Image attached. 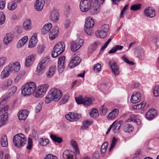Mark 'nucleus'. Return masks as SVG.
Here are the masks:
<instances>
[{
    "instance_id": "nucleus-3",
    "label": "nucleus",
    "mask_w": 159,
    "mask_h": 159,
    "mask_svg": "<svg viewBox=\"0 0 159 159\" xmlns=\"http://www.w3.org/2000/svg\"><path fill=\"white\" fill-rule=\"evenodd\" d=\"M27 139L24 135L19 134L15 135L13 139L14 145L20 148L26 143Z\"/></svg>"
},
{
    "instance_id": "nucleus-14",
    "label": "nucleus",
    "mask_w": 159,
    "mask_h": 159,
    "mask_svg": "<svg viewBox=\"0 0 159 159\" xmlns=\"http://www.w3.org/2000/svg\"><path fill=\"white\" fill-rule=\"evenodd\" d=\"M62 157L64 159H76V155L71 151H65L63 153Z\"/></svg>"
},
{
    "instance_id": "nucleus-26",
    "label": "nucleus",
    "mask_w": 159,
    "mask_h": 159,
    "mask_svg": "<svg viewBox=\"0 0 159 159\" xmlns=\"http://www.w3.org/2000/svg\"><path fill=\"white\" fill-rule=\"evenodd\" d=\"M94 25L93 19L91 17H89L86 19L84 26L86 28L93 27Z\"/></svg>"
},
{
    "instance_id": "nucleus-59",
    "label": "nucleus",
    "mask_w": 159,
    "mask_h": 159,
    "mask_svg": "<svg viewBox=\"0 0 159 159\" xmlns=\"http://www.w3.org/2000/svg\"><path fill=\"white\" fill-rule=\"evenodd\" d=\"M44 159H58L57 157L52 154H47L44 157Z\"/></svg>"
},
{
    "instance_id": "nucleus-51",
    "label": "nucleus",
    "mask_w": 159,
    "mask_h": 159,
    "mask_svg": "<svg viewBox=\"0 0 159 159\" xmlns=\"http://www.w3.org/2000/svg\"><path fill=\"white\" fill-rule=\"evenodd\" d=\"M141 6L140 4H134L131 6L130 10L132 11H137L140 9Z\"/></svg>"
},
{
    "instance_id": "nucleus-24",
    "label": "nucleus",
    "mask_w": 159,
    "mask_h": 159,
    "mask_svg": "<svg viewBox=\"0 0 159 159\" xmlns=\"http://www.w3.org/2000/svg\"><path fill=\"white\" fill-rule=\"evenodd\" d=\"M37 34L34 33L32 36L29 44V47L32 48L35 46L37 42Z\"/></svg>"
},
{
    "instance_id": "nucleus-10",
    "label": "nucleus",
    "mask_w": 159,
    "mask_h": 159,
    "mask_svg": "<svg viewBox=\"0 0 159 159\" xmlns=\"http://www.w3.org/2000/svg\"><path fill=\"white\" fill-rule=\"evenodd\" d=\"M11 73H15L18 72L20 69V64L18 62L10 63L8 66Z\"/></svg>"
},
{
    "instance_id": "nucleus-19",
    "label": "nucleus",
    "mask_w": 159,
    "mask_h": 159,
    "mask_svg": "<svg viewBox=\"0 0 159 159\" xmlns=\"http://www.w3.org/2000/svg\"><path fill=\"white\" fill-rule=\"evenodd\" d=\"M50 18L52 21L57 22L59 19V14L57 11L55 10H53L51 12Z\"/></svg>"
},
{
    "instance_id": "nucleus-23",
    "label": "nucleus",
    "mask_w": 159,
    "mask_h": 159,
    "mask_svg": "<svg viewBox=\"0 0 159 159\" xmlns=\"http://www.w3.org/2000/svg\"><path fill=\"white\" fill-rule=\"evenodd\" d=\"M4 112L0 116V127L5 125L8 118V113L7 112Z\"/></svg>"
},
{
    "instance_id": "nucleus-30",
    "label": "nucleus",
    "mask_w": 159,
    "mask_h": 159,
    "mask_svg": "<svg viewBox=\"0 0 159 159\" xmlns=\"http://www.w3.org/2000/svg\"><path fill=\"white\" fill-rule=\"evenodd\" d=\"M156 112V111L153 109L149 110L146 114V118L150 120L153 119L155 116Z\"/></svg>"
},
{
    "instance_id": "nucleus-61",
    "label": "nucleus",
    "mask_w": 159,
    "mask_h": 159,
    "mask_svg": "<svg viewBox=\"0 0 159 159\" xmlns=\"http://www.w3.org/2000/svg\"><path fill=\"white\" fill-rule=\"evenodd\" d=\"M45 47L43 45H41L38 46L37 48V51L38 53H42L44 50Z\"/></svg>"
},
{
    "instance_id": "nucleus-38",
    "label": "nucleus",
    "mask_w": 159,
    "mask_h": 159,
    "mask_svg": "<svg viewBox=\"0 0 159 159\" xmlns=\"http://www.w3.org/2000/svg\"><path fill=\"white\" fill-rule=\"evenodd\" d=\"M50 137L53 141L58 143H60L62 141V139L60 137H57L55 135L53 134H51Z\"/></svg>"
},
{
    "instance_id": "nucleus-12",
    "label": "nucleus",
    "mask_w": 159,
    "mask_h": 159,
    "mask_svg": "<svg viewBox=\"0 0 159 159\" xmlns=\"http://www.w3.org/2000/svg\"><path fill=\"white\" fill-rule=\"evenodd\" d=\"M109 66L111 69L112 72L116 75H118L120 73L119 67L116 63L113 61H110L109 62Z\"/></svg>"
},
{
    "instance_id": "nucleus-16",
    "label": "nucleus",
    "mask_w": 159,
    "mask_h": 159,
    "mask_svg": "<svg viewBox=\"0 0 159 159\" xmlns=\"http://www.w3.org/2000/svg\"><path fill=\"white\" fill-rule=\"evenodd\" d=\"M141 95L139 92H135L131 96L130 101L133 103H136L139 102L141 99Z\"/></svg>"
},
{
    "instance_id": "nucleus-5",
    "label": "nucleus",
    "mask_w": 159,
    "mask_h": 159,
    "mask_svg": "<svg viewBox=\"0 0 159 159\" xmlns=\"http://www.w3.org/2000/svg\"><path fill=\"white\" fill-rule=\"evenodd\" d=\"M49 57H47L44 58L39 62L37 68V72L41 74L45 71L49 62Z\"/></svg>"
},
{
    "instance_id": "nucleus-40",
    "label": "nucleus",
    "mask_w": 159,
    "mask_h": 159,
    "mask_svg": "<svg viewBox=\"0 0 159 159\" xmlns=\"http://www.w3.org/2000/svg\"><path fill=\"white\" fill-rule=\"evenodd\" d=\"M1 143L3 147H6L8 144L7 137L6 135L2 136L1 140Z\"/></svg>"
},
{
    "instance_id": "nucleus-8",
    "label": "nucleus",
    "mask_w": 159,
    "mask_h": 159,
    "mask_svg": "<svg viewBox=\"0 0 159 159\" xmlns=\"http://www.w3.org/2000/svg\"><path fill=\"white\" fill-rule=\"evenodd\" d=\"M81 117L80 114L69 112L65 115L66 119L71 122L75 121L78 120Z\"/></svg>"
},
{
    "instance_id": "nucleus-36",
    "label": "nucleus",
    "mask_w": 159,
    "mask_h": 159,
    "mask_svg": "<svg viewBox=\"0 0 159 159\" xmlns=\"http://www.w3.org/2000/svg\"><path fill=\"white\" fill-rule=\"evenodd\" d=\"M55 66H53L50 67L48 72L46 73V76L48 78H49L52 76L56 71Z\"/></svg>"
},
{
    "instance_id": "nucleus-34",
    "label": "nucleus",
    "mask_w": 159,
    "mask_h": 159,
    "mask_svg": "<svg viewBox=\"0 0 159 159\" xmlns=\"http://www.w3.org/2000/svg\"><path fill=\"white\" fill-rule=\"evenodd\" d=\"M100 44V42L97 41L91 44L89 47V52L92 53L96 49L98 45Z\"/></svg>"
},
{
    "instance_id": "nucleus-9",
    "label": "nucleus",
    "mask_w": 159,
    "mask_h": 159,
    "mask_svg": "<svg viewBox=\"0 0 159 159\" xmlns=\"http://www.w3.org/2000/svg\"><path fill=\"white\" fill-rule=\"evenodd\" d=\"M59 32V28L58 26H54L49 32V39L51 40L55 39L58 35Z\"/></svg>"
},
{
    "instance_id": "nucleus-21",
    "label": "nucleus",
    "mask_w": 159,
    "mask_h": 159,
    "mask_svg": "<svg viewBox=\"0 0 159 159\" xmlns=\"http://www.w3.org/2000/svg\"><path fill=\"white\" fill-rule=\"evenodd\" d=\"M100 7V6L99 5L93 2L89 9L91 14L93 15L97 14L99 11Z\"/></svg>"
},
{
    "instance_id": "nucleus-2",
    "label": "nucleus",
    "mask_w": 159,
    "mask_h": 159,
    "mask_svg": "<svg viewBox=\"0 0 159 159\" xmlns=\"http://www.w3.org/2000/svg\"><path fill=\"white\" fill-rule=\"evenodd\" d=\"M36 85L35 83L30 82L25 84L22 88L21 93L25 96H29L35 91Z\"/></svg>"
},
{
    "instance_id": "nucleus-18",
    "label": "nucleus",
    "mask_w": 159,
    "mask_h": 159,
    "mask_svg": "<svg viewBox=\"0 0 159 159\" xmlns=\"http://www.w3.org/2000/svg\"><path fill=\"white\" fill-rule=\"evenodd\" d=\"M7 102L5 98L2 99L0 102V114L3 113L4 112H7L9 109V107L7 105L4 106Z\"/></svg>"
},
{
    "instance_id": "nucleus-27",
    "label": "nucleus",
    "mask_w": 159,
    "mask_h": 159,
    "mask_svg": "<svg viewBox=\"0 0 159 159\" xmlns=\"http://www.w3.org/2000/svg\"><path fill=\"white\" fill-rule=\"evenodd\" d=\"M11 73V72L10 70L8 67L7 66L4 68L1 72V78L3 79L8 77Z\"/></svg>"
},
{
    "instance_id": "nucleus-50",
    "label": "nucleus",
    "mask_w": 159,
    "mask_h": 159,
    "mask_svg": "<svg viewBox=\"0 0 159 159\" xmlns=\"http://www.w3.org/2000/svg\"><path fill=\"white\" fill-rule=\"evenodd\" d=\"M117 141V139L115 137H113L112 141L111 142V147L109 149V151H111V150L115 147V144Z\"/></svg>"
},
{
    "instance_id": "nucleus-48",
    "label": "nucleus",
    "mask_w": 159,
    "mask_h": 159,
    "mask_svg": "<svg viewBox=\"0 0 159 159\" xmlns=\"http://www.w3.org/2000/svg\"><path fill=\"white\" fill-rule=\"evenodd\" d=\"M7 61V59L6 57H3L0 58V68L5 65Z\"/></svg>"
},
{
    "instance_id": "nucleus-31",
    "label": "nucleus",
    "mask_w": 159,
    "mask_h": 159,
    "mask_svg": "<svg viewBox=\"0 0 159 159\" xmlns=\"http://www.w3.org/2000/svg\"><path fill=\"white\" fill-rule=\"evenodd\" d=\"M95 35L98 38L103 39L107 35V33L99 29L95 32Z\"/></svg>"
},
{
    "instance_id": "nucleus-1",
    "label": "nucleus",
    "mask_w": 159,
    "mask_h": 159,
    "mask_svg": "<svg viewBox=\"0 0 159 159\" xmlns=\"http://www.w3.org/2000/svg\"><path fill=\"white\" fill-rule=\"evenodd\" d=\"M62 95L61 91L55 88L51 89L47 95L45 100L46 103L51 102L52 100L58 101L61 98Z\"/></svg>"
},
{
    "instance_id": "nucleus-22",
    "label": "nucleus",
    "mask_w": 159,
    "mask_h": 159,
    "mask_svg": "<svg viewBox=\"0 0 159 159\" xmlns=\"http://www.w3.org/2000/svg\"><path fill=\"white\" fill-rule=\"evenodd\" d=\"M29 111L27 110H25L19 111L18 114V117L20 120H25L29 114Z\"/></svg>"
},
{
    "instance_id": "nucleus-58",
    "label": "nucleus",
    "mask_w": 159,
    "mask_h": 159,
    "mask_svg": "<svg viewBox=\"0 0 159 159\" xmlns=\"http://www.w3.org/2000/svg\"><path fill=\"white\" fill-rule=\"evenodd\" d=\"M129 6V4H128L126 5L125 7H124L122 10L121 13L120 18H123L124 17V15L125 13V11L128 8Z\"/></svg>"
},
{
    "instance_id": "nucleus-35",
    "label": "nucleus",
    "mask_w": 159,
    "mask_h": 159,
    "mask_svg": "<svg viewBox=\"0 0 159 159\" xmlns=\"http://www.w3.org/2000/svg\"><path fill=\"white\" fill-rule=\"evenodd\" d=\"M28 39V37L25 36L20 40L18 44V47L19 48L24 46L27 42Z\"/></svg>"
},
{
    "instance_id": "nucleus-60",
    "label": "nucleus",
    "mask_w": 159,
    "mask_h": 159,
    "mask_svg": "<svg viewBox=\"0 0 159 159\" xmlns=\"http://www.w3.org/2000/svg\"><path fill=\"white\" fill-rule=\"evenodd\" d=\"M121 58L125 62L129 64L133 65L134 64L133 62L129 61V60L125 56L122 57H121Z\"/></svg>"
},
{
    "instance_id": "nucleus-4",
    "label": "nucleus",
    "mask_w": 159,
    "mask_h": 159,
    "mask_svg": "<svg viewBox=\"0 0 159 159\" xmlns=\"http://www.w3.org/2000/svg\"><path fill=\"white\" fill-rule=\"evenodd\" d=\"M65 50L64 43L60 42L57 43L54 47L52 53V56L53 58L56 57L61 53Z\"/></svg>"
},
{
    "instance_id": "nucleus-43",
    "label": "nucleus",
    "mask_w": 159,
    "mask_h": 159,
    "mask_svg": "<svg viewBox=\"0 0 159 159\" xmlns=\"http://www.w3.org/2000/svg\"><path fill=\"white\" fill-rule=\"evenodd\" d=\"M108 144V142H106L104 143L102 145L101 148V151L102 153L103 154L105 152L107 148Z\"/></svg>"
},
{
    "instance_id": "nucleus-49",
    "label": "nucleus",
    "mask_w": 159,
    "mask_h": 159,
    "mask_svg": "<svg viewBox=\"0 0 159 159\" xmlns=\"http://www.w3.org/2000/svg\"><path fill=\"white\" fill-rule=\"evenodd\" d=\"M93 122L92 120H85L83 122V125L84 128H87Z\"/></svg>"
},
{
    "instance_id": "nucleus-15",
    "label": "nucleus",
    "mask_w": 159,
    "mask_h": 159,
    "mask_svg": "<svg viewBox=\"0 0 159 159\" xmlns=\"http://www.w3.org/2000/svg\"><path fill=\"white\" fill-rule=\"evenodd\" d=\"M45 4V0H36L34 3V9L37 11H41Z\"/></svg>"
},
{
    "instance_id": "nucleus-45",
    "label": "nucleus",
    "mask_w": 159,
    "mask_h": 159,
    "mask_svg": "<svg viewBox=\"0 0 159 159\" xmlns=\"http://www.w3.org/2000/svg\"><path fill=\"white\" fill-rule=\"evenodd\" d=\"M34 93V96L36 98H41L44 95L39 89L37 90H35Z\"/></svg>"
},
{
    "instance_id": "nucleus-28",
    "label": "nucleus",
    "mask_w": 159,
    "mask_h": 159,
    "mask_svg": "<svg viewBox=\"0 0 159 159\" xmlns=\"http://www.w3.org/2000/svg\"><path fill=\"white\" fill-rule=\"evenodd\" d=\"M52 24L49 23L45 24L42 29V33L43 34H45L48 33L51 30V28L52 27Z\"/></svg>"
},
{
    "instance_id": "nucleus-20",
    "label": "nucleus",
    "mask_w": 159,
    "mask_h": 159,
    "mask_svg": "<svg viewBox=\"0 0 159 159\" xmlns=\"http://www.w3.org/2000/svg\"><path fill=\"white\" fill-rule=\"evenodd\" d=\"M13 35L11 33H7L3 39V43L5 45H8L11 42L13 39Z\"/></svg>"
},
{
    "instance_id": "nucleus-25",
    "label": "nucleus",
    "mask_w": 159,
    "mask_h": 159,
    "mask_svg": "<svg viewBox=\"0 0 159 159\" xmlns=\"http://www.w3.org/2000/svg\"><path fill=\"white\" fill-rule=\"evenodd\" d=\"M35 60V56L33 54H31L29 56L25 59V66L27 67H28L31 65Z\"/></svg>"
},
{
    "instance_id": "nucleus-7",
    "label": "nucleus",
    "mask_w": 159,
    "mask_h": 159,
    "mask_svg": "<svg viewBox=\"0 0 159 159\" xmlns=\"http://www.w3.org/2000/svg\"><path fill=\"white\" fill-rule=\"evenodd\" d=\"M83 42V40L80 39H78L75 41L71 42L70 43L71 51H76L82 46Z\"/></svg>"
},
{
    "instance_id": "nucleus-63",
    "label": "nucleus",
    "mask_w": 159,
    "mask_h": 159,
    "mask_svg": "<svg viewBox=\"0 0 159 159\" xmlns=\"http://www.w3.org/2000/svg\"><path fill=\"white\" fill-rule=\"evenodd\" d=\"M146 105V102H143L139 104H138V109L143 110Z\"/></svg>"
},
{
    "instance_id": "nucleus-42",
    "label": "nucleus",
    "mask_w": 159,
    "mask_h": 159,
    "mask_svg": "<svg viewBox=\"0 0 159 159\" xmlns=\"http://www.w3.org/2000/svg\"><path fill=\"white\" fill-rule=\"evenodd\" d=\"M17 6V4L15 2H11L9 3L8 5V8L10 10L13 11L16 8Z\"/></svg>"
},
{
    "instance_id": "nucleus-53",
    "label": "nucleus",
    "mask_w": 159,
    "mask_h": 159,
    "mask_svg": "<svg viewBox=\"0 0 159 159\" xmlns=\"http://www.w3.org/2000/svg\"><path fill=\"white\" fill-rule=\"evenodd\" d=\"M101 66L100 64L97 63L93 67L94 71L96 72H99L101 70Z\"/></svg>"
},
{
    "instance_id": "nucleus-17",
    "label": "nucleus",
    "mask_w": 159,
    "mask_h": 159,
    "mask_svg": "<svg viewBox=\"0 0 159 159\" xmlns=\"http://www.w3.org/2000/svg\"><path fill=\"white\" fill-rule=\"evenodd\" d=\"M81 59L78 57H76L71 61L69 63L68 66L71 68L78 65L81 61Z\"/></svg>"
},
{
    "instance_id": "nucleus-56",
    "label": "nucleus",
    "mask_w": 159,
    "mask_h": 159,
    "mask_svg": "<svg viewBox=\"0 0 159 159\" xmlns=\"http://www.w3.org/2000/svg\"><path fill=\"white\" fill-rule=\"evenodd\" d=\"M83 99L81 96H79L78 97H75V99L76 102L78 104H81L83 103Z\"/></svg>"
},
{
    "instance_id": "nucleus-55",
    "label": "nucleus",
    "mask_w": 159,
    "mask_h": 159,
    "mask_svg": "<svg viewBox=\"0 0 159 159\" xmlns=\"http://www.w3.org/2000/svg\"><path fill=\"white\" fill-rule=\"evenodd\" d=\"M5 15L2 12L0 13V25H2L4 23Z\"/></svg>"
},
{
    "instance_id": "nucleus-46",
    "label": "nucleus",
    "mask_w": 159,
    "mask_h": 159,
    "mask_svg": "<svg viewBox=\"0 0 159 159\" xmlns=\"http://www.w3.org/2000/svg\"><path fill=\"white\" fill-rule=\"evenodd\" d=\"M39 142L42 145L45 146L48 144L49 140L48 139H44L43 138H41L39 139Z\"/></svg>"
},
{
    "instance_id": "nucleus-32",
    "label": "nucleus",
    "mask_w": 159,
    "mask_h": 159,
    "mask_svg": "<svg viewBox=\"0 0 159 159\" xmlns=\"http://www.w3.org/2000/svg\"><path fill=\"white\" fill-rule=\"evenodd\" d=\"M122 121H120L118 122L116 124H114L112 127V130L115 133L119 132L121 124L123 123Z\"/></svg>"
},
{
    "instance_id": "nucleus-39",
    "label": "nucleus",
    "mask_w": 159,
    "mask_h": 159,
    "mask_svg": "<svg viewBox=\"0 0 159 159\" xmlns=\"http://www.w3.org/2000/svg\"><path fill=\"white\" fill-rule=\"evenodd\" d=\"M92 101L91 98L88 97H85L83 99V103L84 105L89 106L92 104Z\"/></svg>"
},
{
    "instance_id": "nucleus-13",
    "label": "nucleus",
    "mask_w": 159,
    "mask_h": 159,
    "mask_svg": "<svg viewBox=\"0 0 159 159\" xmlns=\"http://www.w3.org/2000/svg\"><path fill=\"white\" fill-rule=\"evenodd\" d=\"M65 58V57L64 56H62L59 58L58 61V70L60 73H62L64 70Z\"/></svg>"
},
{
    "instance_id": "nucleus-6",
    "label": "nucleus",
    "mask_w": 159,
    "mask_h": 159,
    "mask_svg": "<svg viewBox=\"0 0 159 159\" xmlns=\"http://www.w3.org/2000/svg\"><path fill=\"white\" fill-rule=\"evenodd\" d=\"M92 4L91 0H81L80 2V9L82 12H87L89 10Z\"/></svg>"
},
{
    "instance_id": "nucleus-37",
    "label": "nucleus",
    "mask_w": 159,
    "mask_h": 159,
    "mask_svg": "<svg viewBox=\"0 0 159 159\" xmlns=\"http://www.w3.org/2000/svg\"><path fill=\"white\" fill-rule=\"evenodd\" d=\"M48 84H43L40 85L39 87V89L41 90L43 94L45 95L48 89Z\"/></svg>"
},
{
    "instance_id": "nucleus-41",
    "label": "nucleus",
    "mask_w": 159,
    "mask_h": 159,
    "mask_svg": "<svg viewBox=\"0 0 159 159\" xmlns=\"http://www.w3.org/2000/svg\"><path fill=\"white\" fill-rule=\"evenodd\" d=\"M123 129L125 132L130 133L133 130L134 128L131 125L126 124L124 126Z\"/></svg>"
},
{
    "instance_id": "nucleus-47",
    "label": "nucleus",
    "mask_w": 159,
    "mask_h": 159,
    "mask_svg": "<svg viewBox=\"0 0 159 159\" xmlns=\"http://www.w3.org/2000/svg\"><path fill=\"white\" fill-rule=\"evenodd\" d=\"M153 93L155 97L159 96V86L156 85L155 87L153 90Z\"/></svg>"
},
{
    "instance_id": "nucleus-64",
    "label": "nucleus",
    "mask_w": 159,
    "mask_h": 159,
    "mask_svg": "<svg viewBox=\"0 0 159 159\" xmlns=\"http://www.w3.org/2000/svg\"><path fill=\"white\" fill-rule=\"evenodd\" d=\"M5 2L4 0H0V9H3L5 7Z\"/></svg>"
},
{
    "instance_id": "nucleus-33",
    "label": "nucleus",
    "mask_w": 159,
    "mask_h": 159,
    "mask_svg": "<svg viewBox=\"0 0 159 159\" xmlns=\"http://www.w3.org/2000/svg\"><path fill=\"white\" fill-rule=\"evenodd\" d=\"M118 110L117 109H114L109 113L107 118L109 119H112L118 116Z\"/></svg>"
},
{
    "instance_id": "nucleus-44",
    "label": "nucleus",
    "mask_w": 159,
    "mask_h": 159,
    "mask_svg": "<svg viewBox=\"0 0 159 159\" xmlns=\"http://www.w3.org/2000/svg\"><path fill=\"white\" fill-rule=\"evenodd\" d=\"M34 93V96L36 98H41L44 95L39 89L37 90H35Z\"/></svg>"
},
{
    "instance_id": "nucleus-52",
    "label": "nucleus",
    "mask_w": 159,
    "mask_h": 159,
    "mask_svg": "<svg viewBox=\"0 0 159 159\" xmlns=\"http://www.w3.org/2000/svg\"><path fill=\"white\" fill-rule=\"evenodd\" d=\"M90 116L92 117H96L98 115V111L97 109H93L90 113Z\"/></svg>"
},
{
    "instance_id": "nucleus-62",
    "label": "nucleus",
    "mask_w": 159,
    "mask_h": 159,
    "mask_svg": "<svg viewBox=\"0 0 159 159\" xmlns=\"http://www.w3.org/2000/svg\"><path fill=\"white\" fill-rule=\"evenodd\" d=\"M42 108V103L40 102H39L38 103L37 106H36L35 111L36 113H38L39 112Z\"/></svg>"
},
{
    "instance_id": "nucleus-54",
    "label": "nucleus",
    "mask_w": 159,
    "mask_h": 159,
    "mask_svg": "<svg viewBox=\"0 0 159 159\" xmlns=\"http://www.w3.org/2000/svg\"><path fill=\"white\" fill-rule=\"evenodd\" d=\"M100 29L107 33L109 30V26L108 24H104L102 26Z\"/></svg>"
},
{
    "instance_id": "nucleus-57",
    "label": "nucleus",
    "mask_w": 159,
    "mask_h": 159,
    "mask_svg": "<svg viewBox=\"0 0 159 159\" xmlns=\"http://www.w3.org/2000/svg\"><path fill=\"white\" fill-rule=\"evenodd\" d=\"M32 146V139L29 138L28 139V141L27 143V148L28 150H30Z\"/></svg>"
},
{
    "instance_id": "nucleus-29",
    "label": "nucleus",
    "mask_w": 159,
    "mask_h": 159,
    "mask_svg": "<svg viewBox=\"0 0 159 159\" xmlns=\"http://www.w3.org/2000/svg\"><path fill=\"white\" fill-rule=\"evenodd\" d=\"M32 22L30 19L25 20L23 23V27L26 30H30L31 28Z\"/></svg>"
},
{
    "instance_id": "nucleus-11",
    "label": "nucleus",
    "mask_w": 159,
    "mask_h": 159,
    "mask_svg": "<svg viewBox=\"0 0 159 159\" xmlns=\"http://www.w3.org/2000/svg\"><path fill=\"white\" fill-rule=\"evenodd\" d=\"M144 15L149 18H153L155 15V9L151 7H148L145 9L144 11Z\"/></svg>"
}]
</instances>
